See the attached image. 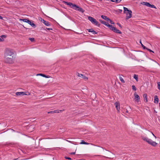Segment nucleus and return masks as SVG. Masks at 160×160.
I'll return each instance as SVG.
<instances>
[{"instance_id": "obj_9", "label": "nucleus", "mask_w": 160, "mask_h": 160, "mask_svg": "<svg viewBox=\"0 0 160 160\" xmlns=\"http://www.w3.org/2000/svg\"><path fill=\"white\" fill-rule=\"evenodd\" d=\"M28 95L29 94V93L28 92H17L16 93V95L17 96H23L24 95H28Z\"/></svg>"}, {"instance_id": "obj_31", "label": "nucleus", "mask_w": 160, "mask_h": 160, "mask_svg": "<svg viewBox=\"0 0 160 160\" xmlns=\"http://www.w3.org/2000/svg\"><path fill=\"white\" fill-rule=\"evenodd\" d=\"M146 49H147L148 51H149L150 52H152L153 53H154L153 51L152 50H151L150 49L147 48Z\"/></svg>"}, {"instance_id": "obj_12", "label": "nucleus", "mask_w": 160, "mask_h": 160, "mask_svg": "<svg viewBox=\"0 0 160 160\" xmlns=\"http://www.w3.org/2000/svg\"><path fill=\"white\" fill-rule=\"evenodd\" d=\"M115 107L118 112H119L120 110V103L119 102H116L114 103Z\"/></svg>"}, {"instance_id": "obj_7", "label": "nucleus", "mask_w": 160, "mask_h": 160, "mask_svg": "<svg viewBox=\"0 0 160 160\" xmlns=\"http://www.w3.org/2000/svg\"><path fill=\"white\" fill-rule=\"evenodd\" d=\"M88 20L94 24V25L99 27L100 24L96 20V19L92 17L91 16H89L88 17Z\"/></svg>"}, {"instance_id": "obj_49", "label": "nucleus", "mask_w": 160, "mask_h": 160, "mask_svg": "<svg viewBox=\"0 0 160 160\" xmlns=\"http://www.w3.org/2000/svg\"><path fill=\"white\" fill-rule=\"evenodd\" d=\"M159 108L160 109V102L159 103Z\"/></svg>"}, {"instance_id": "obj_23", "label": "nucleus", "mask_w": 160, "mask_h": 160, "mask_svg": "<svg viewBox=\"0 0 160 160\" xmlns=\"http://www.w3.org/2000/svg\"><path fill=\"white\" fill-rule=\"evenodd\" d=\"M80 144H86V145H88V144H89V143H88L85 142L83 140H82V142H80Z\"/></svg>"}, {"instance_id": "obj_45", "label": "nucleus", "mask_w": 160, "mask_h": 160, "mask_svg": "<svg viewBox=\"0 0 160 160\" xmlns=\"http://www.w3.org/2000/svg\"><path fill=\"white\" fill-rule=\"evenodd\" d=\"M152 133V134L153 135V136H154V137L155 138H156V136H155V135H154V134Z\"/></svg>"}, {"instance_id": "obj_10", "label": "nucleus", "mask_w": 160, "mask_h": 160, "mask_svg": "<svg viewBox=\"0 0 160 160\" xmlns=\"http://www.w3.org/2000/svg\"><path fill=\"white\" fill-rule=\"evenodd\" d=\"M76 75L78 77L82 78L85 80H88V78L87 77L82 74H80L78 72L76 73Z\"/></svg>"}, {"instance_id": "obj_2", "label": "nucleus", "mask_w": 160, "mask_h": 160, "mask_svg": "<svg viewBox=\"0 0 160 160\" xmlns=\"http://www.w3.org/2000/svg\"><path fill=\"white\" fill-rule=\"evenodd\" d=\"M63 2L65 4L69 6L70 8L76 11H78L79 12H81L82 13H83L85 11V10H84L82 8L79 7L78 6L76 5L75 4H73L72 2H68L64 1H63Z\"/></svg>"}, {"instance_id": "obj_48", "label": "nucleus", "mask_w": 160, "mask_h": 160, "mask_svg": "<svg viewBox=\"0 0 160 160\" xmlns=\"http://www.w3.org/2000/svg\"><path fill=\"white\" fill-rule=\"evenodd\" d=\"M140 43L141 44V43H142V42H141V40H140Z\"/></svg>"}, {"instance_id": "obj_27", "label": "nucleus", "mask_w": 160, "mask_h": 160, "mask_svg": "<svg viewBox=\"0 0 160 160\" xmlns=\"http://www.w3.org/2000/svg\"><path fill=\"white\" fill-rule=\"evenodd\" d=\"M102 18L103 19L105 20L106 18H107V17L105 16L102 15L101 16Z\"/></svg>"}, {"instance_id": "obj_17", "label": "nucleus", "mask_w": 160, "mask_h": 160, "mask_svg": "<svg viewBox=\"0 0 160 160\" xmlns=\"http://www.w3.org/2000/svg\"><path fill=\"white\" fill-rule=\"evenodd\" d=\"M141 4L143 5H146L148 7H149V5H150V3L149 2H142L141 3Z\"/></svg>"}, {"instance_id": "obj_22", "label": "nucleus", "mask_w": 160, "mask_h": 160, "mask_svg": "<svg viewBox=\"0 0 160 160\" xmlns=\"http://www.w3.org/2000/svg\"><path fill=\"white\" fill-rule=\"evenodd\" d=\"M121 0H111V1L112 2L119 3L120 2Z\"/></svg>"}, {"instance_id": "obj_44", "label": "nucleus", "mask_w": 160, "mask_h": 160, "mask_svg": "<svg viewBox=\"0 0 160 160\" xmlns=\"http://www.w3.org/2000/svg\"><path fill=\"white\" fill-rule=\"evenodd\" d=\"M0 19H3V17H2L1 16H0Z\"/></svg>"}, {"instance_id": "obj_40", "label": "nucleus", "mask_w": 160, "mask_h": 160, "mask_svg": "<svg viewBox=\"0 0 160 160\" xmlns=\"http://www.w3.org/2000/svg\"><path fill=\"white\" fill-rule=\"evenodd\" d=\"M75 154V152H72L70 153V154L71 155H74Z\"/></svg>"}, {"instance_id": "obj_14", "label": "nucleus", "mask_w": 160, "mask_h": 160, "mask_svg": "<svg viewBox=\"0 0 160 160\" xmlns=\"http://www.w3.org/2000/svg\"><path fill=\"white\" fill-rule=\"evenodd\" d=\"M158 98L157 95H155L154 97V102L157 104L158 102Z\"/></svg>"}, {"instance_id": "obj_20", "label": "nucleus", "mask_w": 160, "mask_h": 160, "mask_svg": "<svg viewBox=\"0 0 160 160\" xmlns=\"http://www.w3.org/2000/svg\"><path fill=\"white\" fill-rule=\"evenodd\" d=\"M133 78L136 80L137 81H138V75L134 74Z\"/></svg>"}, {"instance_id": "obj_37", "label": "nucleus", "mask_w": 160, "mask_h": 160, "mask_svg": "<svg viewBox=\"0 0 160 160\" xmlns=\"http://www.w3.org/2000/svg\"><path fill=\"white\" fill-rule=\"evenodd\" d=\"M109 22L111 24H114V22L112 21L111 19L110 20Z\"/></svg>"}, {"instance_id": "obj_15", "label": "nucleus", "mask_w": 160, "mask_h": 160, "mask_svg": "<svg viewBox=\"0 0 160 160\" xmlns=\"http://www.w3.org/2000/svg\"><path fill=\"white\" fill-rule=\"evenodd\" d=\"M36 75L37 76H42L43 77H45V78H48L50 77L46 75L42 74V73L37 74Z\"/></svg>"}, {"instance_id": "obj_42", "label": "nucleus", "mask_w": 160, "mask_h": 160, "mask_svg": "<svg viewBox=\"0 0 160 160\" xmlns=\"http://www.w3.org/2000/svg\"><path fill=\"white\" fill-rule=\"evenodd\" d=\"M118 12L120 13H121L122 12V10L119 9H118Z\"/></svg>"}, {"instance_id": "obj_19", "label": "nucleus", "mask_w": 160, "mask_h": 160, "mask_svg": "<svg viewBox=\"0 0 160 160\" xmlns=\"http://www.w3.org/2000/svg\"><path fill=\"white\" fill-rule=\"evenodd\" d=\"M100 22H101V23L105 25L106 24H107V22L103 20L102 19H100L99 20Z\"/></svg>"}, {"instance_id": "obj_26", "label": "nucleus", "mask_w": 160, "mask_h": 160, "mask_svg": "<svg viewBox=\"0 0 160 160\" xmlns=\"http://www.w3.org/2000/svg\"><path fill=\"white\" fill-rule=\"evenodd\" d=\"M149 7L152 8H156V7L153 5H151L150 4V5H149Z\"/></svg>"}, {"instance_id": "obj_47", "label": "nucleus", "mask_w": 160, "mask_h": 160, "mask_svg": "<svg viewBox=\"0 0 160 160\" xmlns=\"http://www.w3.org/2000/svg\"><path fill=\"white\" fill-rule=\"evenodd\" d=\"M18 159L17 158H16V159H13V160H17Z\"/></svg>"}, {"instance_id": "obj_16", "label": "nucleus", "mask_w": 160, "mask_h": 160, "mask_svg": "<svg viewBox=\"0 0 160 160\" xmlns=\"http://www.w3.org/2000/svg\"><path fill=\"white\" fill-rule=\"evenodd\" d=\"M143 97L144 98V102H148L147 100V94L144 93L143 94Z\"/></svg>"}, {"instance_id": "obj_21", "label": "nucleus", "mask_w": 160, "mask_h": 160, "mask_svg": "<svg viewBox=\"0 0 160 160\" xmlns=\"http://www.w3.org/2000/svg\"><path fill=\"white\" fill-rule=\"evenodd\" d=\"M119 78L120 81L122 83H125L124 80L120 76L119 77Z\"/></svg>"}, {"instance_id": "obj_24", "label": "nucleus", "mask_w": 160, "mask_h": 160, "mask_svg": "<svg viewBox=\"0 0 160 160\" xmlns=\"http://www.w3.org/2000/svg\"><path fill=\"white\" fill-rule=\"evenodd\" d=\"M62 110H56L54 111V113H59L60 112H61Z\"/></svg>"}, {"instance_id": "obj_39", "label": "nucleus", "mask_w": 160, "mask_h": 160, "mask_svg": "<svg viewBox=\"0 0 160 160\" xmlns=\"http://www.w3.org/2000/svg\"><path fill=\"white\" fill-rule=\"evenodd\" d=\"M1 37L2 38H6V36L5 35H2L1 36Z\"/></svg>"}, {"instance_id": "obj_18", "label": "nucleus", "mask_w": 160, "mask_h": 160, "mask_svg": "<svg viewBox=\"0 0 160 160\" xmlns=\"http://www.w3.org/2000/svg\"><path fill=\"white\" fill-rule=\"evenodd\" d=\"M43 23L46 26H50L51 24V23L49 22H48L46 21H44V23Z\"/></svg>"}, {"instance_id": "obj_5", "label": "nucleus", "mask_w": 160, "mask_h": 160, "mask_svg": "<svg viewBox=\"0 0 160 160\" xmlns=\"http://www.w3.org/2000/svg\"><path fill=\"white\" fill-rule=\"evenodd\" d=\"M142 139L144 141L146 142L148 144H150L153 147H155L158 144V143L155 142L153 141L151 139H149L148 138H145L143 137L142 138Z\"/></svg>"}, {"instance_id": "obj_29", "label": "nucleus", "mask_w": 160, "mask_h": 160, "mask_svg": "<svg viewBox=\"0 0 160 160\" xmlns=\"http://www.w3.org/2000/svg\"><path fill=\"white\" fill-rule=\"evenodd\" d=\"M132 90H133L134 91H136V88L134 85H132Z\"/></svg>"}, {"instance_id": "obj_38", "label": "nucleus", "mask_w": 160, "mask_h": 160, "mask_svg": "<svg viewBox=\"0 0 160 160\" xmlns=\"http://www.w3.org/2000/svg\"><path fill=\"white\" fill-rule=\"evenodd\" d=\"M110 20V19L109 18L107 17L105 20L108 22H109Z\"/></svg>"}, {"instance_id": "obj_41", "label": "nucleus", "mask_w": 160, "mask_h": 160, "mask_svg": "<svg viewBox=\"0 0 160 160\" xmlns=\"http://www.w3.org/2000/svg\"><path fill=\"white\" fill-rule=\"evenodd\" d=\"M46 29H47V30H52V28H46Z\"/></svg>"}, {"instance_id": "obj_36", "label": "nucleus", "mask_w": 160, "mask_h": 160, "mask_svg": "<svg viewBox=\"0 0 160 160\" xmlns=\"http://www.w3.org/2000/svg\"><path fill=\"white\" fill-rule=\"evenodd\" d=\"M54 113V111H50L48 112V113Z\"/></svg>"}, {"instance_id": "obj_28", "label": "nucleus", "mask_w": 160, "mask_h": 160, "mask_svg": "<svg viewBox=\"0 0 160 160\" xmlns=\"http://www.w3.org/2000/svg\"><path fill=\"white\" fill-rule=\"evenodd\" d=\"M29 39L31 41V42H33L35 41L34 38H29Z\"/></svg>"}, {"instance_id": "obj_50", "label": "nucleus", "mask_w": 160, "mask_h": 160, "mask_svg": "<svg viewBox=\"0 0 160 160\" xmlns=\"http://www.w3.org/2000/svg\"><path fill=\"white\" fill-rule=\"evenodd\" d=\"M23 27H24V28H26V29H27V28H26L25 27H24L23 26Z\"/></svg>"}, {"instance_id": "obj_32", "label": "nucleus", "mask_w": 160, "mask_h": 160, "mask_svg": "<svg viewBox=\"0 0 160 160\" xmlns=\"http://www.w3.org/2000/svg\"><path fill=\"white\" fill-rule=\"evenodd\" d=\"M108 27L109 28L110 27H111V25H110L109 23H108V22H107V24H106L105 25Z\"/></svg>"}, {"instance_id": "obj_8", "label": "nucleus", "mask_w": 160, "mask_h": 160, "mask_svg": "<svg viewBox=\"0 0 160 160\" xmlns=\"http://www.w3.org/2000/svg\"><path fill=\"white\" fill-rule=\"evenodd\" d=\"M111 27H110L109 28H110V29L111 30L114 32L117 33H119L120 34H121L122 33V32L121 31H120L119 30L117 29L113 26L111 25Z\"/></svg>"}, {"instance_id": "obj_25", "label": "nucleus", "mask_w": 160, "mask_h": 160, "mask_svg": "<svg viewBox=\"0 0 160 160\" xmlns=\"http://www.w3.org/2000/svg\"><path fill=\"white\" fill-rule=\"evenodd\" d=\"M158 87V89L160 90V82H157Z\"/></svg>"}, {"instance_id": "obj_3", "label": "nucleus", "mask_w": 160, "mask_h": 160, "mask_svg": "<svg viewBox=\"0 0 160 160\" xmlns=\"http://www.w3.org/2000/svg\"><path fill=\"white\" fill-rule=\"evenodd\" d=\"M63 2L65 4L69 6L70 8L76 11H78L79 12H81L82 13H83L85 11V10H84L82 8L79 7L78 6L76 5L75 4H73L72 2H68L64 1H63Z\"/></svg>"}, {"instance_id": "obj_13", "label": "nucleus", "mask_w": 160, "mask_h": 160, "mask_svg": "<svg viewBox=\"0 0 160 160\" xmlns=\"http://www.w3.org/2000/svg\"><path fill=\"white\" fill-rule=\"evenodd\" d=\"M87 30H88V31L89 32H92L93 33V34H98V32L94 31L93 30V29L92 28L88 29Z\"/></svg>"}, {"instance_id": "obj_11", "label": "nucleus", "mask_w": 160, "mask_h": 160, "mask_svg": "<svg viewBox=\"0 0 160 160\" xmlns=\"http://www.w3.org/2000/svg\"><path fill=\"white\" fill-rule=\"evenodd\" d=\"M134 99L136 102H138L139 100L140 99V97L137 94L136 92L134 93Z\"/></svg>"}, {"instance_id": "obj_4", "label": "nucleus", "mask_w": 160, "mask_h": 160, "mask_svg": "<svg viewBox=\"0 0 160 160\" xmlns=\"http://www.w3.org/2000/svg\"><path fill=\"white\" fill-rule=\"evenodd\" d=\"M123 12L126 15L125 19L127 20L130 18L132 16V11L131 10H129L128 8L123 7Z\"/></svg>"}, {"instance_id": "obj_33", "label": "nucleus", "mask_w": 160, "mask_h": 160, "mask_svg": "<svg viewBox=\"0 0 160 160\" xmlns=\"http://www.w3.org/2000/svg\"><path fill=\"white\" fill-rule=\"evenodd\" d=\"M65 158L66 159H68V160H72V159L71 158H69V157H67L66 156H65Z\"/></svg>"}, {"instance_id": "obj_51", "label": "nucleus", "mask_w": 160, "mask_h": 160, "mask_svg": "<svg viewBox=\"0 0 160 160\" xmlns=\"http://www.w3.org/2000/svg\"><path fill=\"white\" fill-rule=\"evenodd\" d=\"M126 112H128V110H127Z\"/></svg>"}, {"instance_id": "obj_35", "label": "nucleus", "mask_w": 160, "mask_h": 160, "mask_svg": "<svg viewBox=\"0 0 160 160\" xmlns=\"http://www.w3.org/2000/svg\"><path fill=\"white\" fill-rule=\"evenodd\" d=\"M117 24L118 25V26L121 28H122V26L121 25L118 23H117Z\"/></svg>"}, {"instance_id": "obj_46", "label": "nucleus", "mask_w": 160, "mask_h": 160, "mask_svg": "<svg viewBox=\"0 0 160 160\" xmlns=\"http://www.w3.org/2000/svg\"><path fill=\"white\" fill-rule=\"evenodd\" d=\"M154 112L156 113H157V112L156 111V110H154Z\"/></svg>"}, {"instance_id": "obj_6", "label": "nucleus", "mask_w": 160, "mask_h": 160, "mask_svg": "<svg viewBox=\"0 0 160 160\" xmlns=\"http://www.w3.org/2000/svg\"><path fill=\"white\" fill-rule=\"evenodd\" d=\"M20 20L28 23L33 28H35L36 26V25L32 21V22L31 20L28 19H20Z\"/></svg>"}, {"instance_id": "obj_1", "label": "nucleus", "mask_w": 160, "mask_h": 160, "mask_svg": "<svg viewBox=\"0 0 160 160\" xmlns=\"http://www.w3.org/2000/svg\"><path fill=\"white\" fill-rule=\"evenodd\" d=\"M14 50L9 48H6L5 49L4 53V62L8 64L14 63L15 58L14 55Z\"/></svg>"}, {"instance_id": "obj_34", "label": "nucleus", "mask_w": 160, "mask_h": 160, "mask_svg": "<svg viewBox=\"0 0 160 160\" xmlns=\"http://www.w3.org/2000/svg\"><path fill=\"white\" fill-rule=\"evenodd\" d=\"M41 19V22H42V23H44V21H45V20L44 19H42V18H40Z\"/></svg>"}, {"instance_id": "obj_43", "label": "nucleus", "mask_w": 160, "mask_h": 160, "mask_svg": "<svg viewBox=\"0 0 160 160\" xmlns=\"http://www.w3.org/2000/svg\"><path fill=\"white\" fill-rule=\"evenodd\" d=\"M3 40H4L3 39H2L1 38H0V42L3 41Z\"/></svg>"}, {"instance_id": "obj_30", "label": "nucleus", "mask_w": 160, "mask_h": 160, "mask_svg": "<svg viewBox=\"0 0 160 160\" xmlns=\"http://www.w3.org/2000/svg\"><path fill=\"white\" fill-rule=\"evenodd\" d=\"M141 46L144 49H146L147 48H146L145 46L143 44H142V43H141Z\"/></svg>"}]
</instances>
